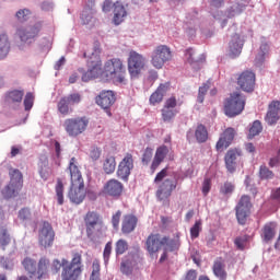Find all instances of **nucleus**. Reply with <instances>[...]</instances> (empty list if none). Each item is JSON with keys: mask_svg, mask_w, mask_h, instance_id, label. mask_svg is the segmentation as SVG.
<instances>
[{"mask_svg": "<svg viewBox=\"0 0 280 280\" xmlns=\"http://www.w3.org/2000/svg\"><path fill=\"white\" fill-rule=\"evenodd\" d=\"M280 120V101L273 100L268 104V110L265 116V121L269 126L276 125Z\"/></svg>", "mask_w": 280, "mask_h": 280, "instance_id": "nucleus-20", "label": "nucleus"}, {"mask_svg": "<svg viewBox=\"0 0 280 280\" xmlns=\"http://www.w3.org/2000/svg\"><path fill=\"white\" fill-rule=\"evenodd\" d=\"M58 112L63 116H68L72 113V109L70 108V104L68 103L65 96L61 97V100L58 103Z\"/></svg>", "mask_w": 280, "mask_h": 280, "instance_id": "nucleus-43", "label": "nucleus"}, {"mask_svg": "<svg viewBox=\"0 0 280 280\" xmlns=\"http://www.w3.org/2000/svg\"><path fill=\"white\" fill-rule=\"evenodd\" d=\"M163 246H166V252L170 250V252H174V250H177L180 246V243L178 241V238H168V236H164L163 237Z\"/></svg>", "mask_w": 280, "mask_h": 280, "instance_id": "nucleus-40", "label": "nucleus"}, {"mask_svg": "<svg viewBox=\"0 0 280 280\" xmlns=\"http://www.w3.org/2000/svg\"><path fill=\"white\" fill-rule=\"evenodd\" d=\"M259 178L262 180H269L275 178V173L266 165L259 166Z\"/></svg>", "mask_w": 280, "mask_h": 280, "instance_id": "nucleus-44", "label": "nucleus"}, {"mask_svg": "<svg viewBox=\"0 0 280 280\" xmlns=\"http://www.w3.org/2000/svg\"><path fill=\"white\" fill-rule=\"evenodd\" d=\"M147 66V59L142 54L136 50H129V57L127 58V70L131 78H138Z\"/></svg>", "mask_w": 280, "mask_h": 280, "instance_id": "nucleus-9", "label": "nucleus"}, {"mask_svg": "<svg viewBox=\"0 0 280 280\" xmlns=\"http://www.w3.org/2000/svg\"><path fill=\"white\" fill-rule=\"evenodd\" d=\"M242 155L241 150L238 149H229L224 155V164L226 172L234 174L237 168V158Z\"/></svg>", "mask_w": 280, "mask_h": 280, "instance_id": "nucleus-21", "label": "nucleus"}, {"mask_svg": "<svg viewBox=\"0 0 280 280\" xmlns=\"http://www.w3.org/2000/svg\"><path fill=\"white\" fill-rule=\"evenodd\" d=\"M4 220V210H2L0 206V246L7 247L11 243V236L9 234V230L5 225H2V221Z\"/></svg>", "mask_w": 280, "mask_h": 280, "instance_id": "nucleus-27", "label": "nucleus"}, {"mask_svg": "<svg viewBox=\"0 0 280 280\" xmlns=\"http://www.w3.org/2000/svg\"><path fill=\"white\" fill-rule=\"evenodd\" d=\"M235 190V185L232 182H224L222 186H220V194L223 196L232 195Z\"/></svg>", "mask_w": 280, "mask_h": 280, "instance_id": "nucleus-46", "label": "nucleus"}, {"mask_svg": "<svg viewBox=\"0 0 280 280\" xmlns=\"http://www.w3.org/2000/svg\"><path fill=\"white\" fill-rule=\"evenodd\" d=\"M55 231L52 229L51 223L48 221H44L39 232H38V243L45 249L52 247L55 242Z\"/></svg>", "mask_w": 280, "mask_h": 280, "instance_id": "nucleus-14", "label": "nucleus"}, {"mask_svg": "<svg viewBox=\"0 0 280 280\" xmlns=\"http://www.w3.org/2000/svg\"><path fill=\"white\" fill-rule=\"evenodd\" d=\"M238 88L246 93H253L256 86V73L252 70L242 71L236 79Z\"/></svg>", "mask_w": 280, "mask_h": 280, "instance_id": "nucleus-13", "label": "nucleus"}, {"mask_svg": "<svg viewBox=\"0 0 280 280\" xmlns=\"http://www.w3.org/2000/svg\"><path fill=\"white\" fill-rule=\"evenodd\" d=\"M112 250H113V243L109 241L104 249V260L105 264L107 265L112 255Z\"/></svg>", "mask_w": 280, "mask_h": 280, "instance_id": "nucleus-60", "label": "nucleus"}, {"mask_svg": "<svg viewBox=\"0 0 280 280\" xmlns=\"http://www.w3.org/2000/svg\"><path fill=\"white\" fill-rule=\"evenodd\" d=\"M172 60V50L167 45H158L151 54V65L160 70L164 65Z\"/></svg>", "mask_w": 280, "mask_h": 280, "instance_id": "nucleus-10", "label": "nucleus"}, {"mask_svg": "<svg viewBox=\"0 0 280 280\" xmlns=\"http://www.w3.org/2000/svg\"><path fill=\"white\" fill-rule=\"evenodd\" d=\"M195 55L196 52L192 48L186 49V61H188L190 65L200 62V59L196 58Z\"/></svg>", "mask_w": 280, "mask_h": 280, "instance_id": "nucleus-53", "label": "nucleus"}, {"mask_svg": "<svg viewBox=\"0 0 280 280\" xmlns=\"http://www.w3.org/2000/svg\"><path fill=\"white\" fill-rule=\"evenodd\" d=\"M126 16H127V11L124 4L120 1H116L114 3V19H113L114 24L117 26L120 25L125 21Z\"/></svg>", "mask_w": 280, "mask_h": 280, "instance_id": "nucleus-29", "label": "nucleus"}, {"mask_svg": "<svg viewBox=\"0 0 280 280\" xmlns=\"http://www.w3.org/2000/svg\"><path fill=\"white\" fill-rule=\"evenodd\" d=\"M244 45L245 38L237 33L233 34L229 42V56L231 58L238 57L243 51Z\"/></svg>", "mask_w": 280, "mask_h": 280, "instance_id": "nucleus-19", "label": "nucleus"}, {"mask_svg": "<svg viewBox=\"0 0 280 280\" xmlns=\"http://www.w3.org/2000/svg\"><path fill=\"white\" fill-rule=\"evenodd\" d=\"M32 217L30 208H22L19 212V219L21 221H28Z\"/></svg>", "mask_w": 280, "mask_h": 280, "instance_id": "nucleus-58", "label": "nucleus"}, {"mask_svg": "<svg viewBox=\"0 0 280 280\" xmlns=\"http://www.w3.org/2000/svg\"><path fill=\"white\" fill-rule=\"evenodd\" d=\"M114 7V3L112 0H105L104 4H103V11L104 12H110L112 8Z\"/></svg>", "mask_w": 280, "mask_h": 280, "instance_id": "nucleus-63", "label": "nucleus"}, {"mask_svg": "<svg viewBox=\"0 0 280 280\" xmlns=\"http://www.w3.org/2000/svg\"><path fill=\"white\" fill-rule=\"evenodd\" d=\"M10 184L12 187H16L18 189L23 188V175L19 168L10 170Z\"/></svg>", "mask_w": 280, "mask_h": 280, "instance_id": "nucleus-31", "label": "nucleus"}, {"mask_svg": "<svg viewBox=\"0 0 280 280\" xmlns=\"http://www.w3.org/2000/svg\"><path fill=\"white\" fill-rule=\"evenodd\" d=\"M128 243L124 238H119L116 243V255L120 256L124 255L128 250Z\"/></svg>", "mask_w": 280, "mask_h": 280, "instance_id": "nucleus-45", "label": "nucleus"}, {"mask_svg": "<svg viewBox=\"0 0 280 280\" xmlns=\"http://www.w3.org/2000/svg\"><path fill=\"white\" fill-rule=\"evenodd\" d=\"M164 243L165 241H163L161 234H149L145 243L147 252H149V255L153 256L161 250Z\"/></svg>", "mask_w": 280, "mask_h": 280, "instance_id": "nucleus-22", "label": "nucleus"}, {"mask_svg": "<svg viewBox=\"0 0 280 280\" xmlns=\"http://www.w3.org/2000/svg\"><path fill=\"white\" fill-rule=\"evenodd\" d=\"M22 265L31 278L36 277L37 280H46L49 278L50 260L47 257H42L38 260V264L36 260L26 257L22 261Z\"/></svg>", "mask_w": 280, "mask_h": 280, "instance_id": "nucleus-6", "label": "nucleus"}, {"mask_svg": "<svg viewBox=\"0 0 280 280\" xmlns=\"http://www.w3.org/2000/svg\"><path fill=\"white\" fill-rule=\"evenodd\" d=\"M39 32V24L21 26L16 30V36L20 38L22 44L32 45L38 37Z\"/></svg>", "mask_w": 280, "mask_h": 280, "instance_id": "nucleus-12", "label": "nucleus"}, {"mask_svg": "<svg viewBox=\"0 0 280 280\" xmlns=\"http://www.w3.org/2000/svg\"><path fill=\"white\" fill-rule=\"evenodd\" d=\"M94 13L93 11L91 10H88V9H83L82 11V14H81V22L83 25H89L92 20L94 19Z\"/></svg>", "mask_w": 280, "mask_h": 280, "instance_id": "nucleus-50", "label": "nucleus"}, {"mask_svg": "<svg viewBox=\"0 0 280 280\" xmlns=\"http://www.w3.org/2000/svg\"><path fill=\"white\" fill-rule=\"evenodd\" d=\"M202 221H195L194 225L190 228V238L195 240L199 237L200 232L202 231Z\"/></svg>", "mask_w": 280, "mask_h": 280, "instance_id": "nucleus-48", "label": "nucleus"}, {"mask_svg": "<svg viewBox=\"0 0 280 280\" xmlns=\"http://www.w3.org/2000/svg\"><path fill=\"white\" fill-rule=\"evenodd\" d=\"M101 52V44L100 42H95L94 52L88 59L89 71L82 75L83 82H89L92 79L101 77L114 83H125L127 71L122 60L119 58L109 59L105 62L104 69H102Z\"/></svg>", "mask_w": 280, "mask_h": 280, "instance_id": "nucleus-1", "label": "nucleus"}, {"mask_svg": "<svg viewBox=\"0 0 280 280\" xmlns=\"http://www.w3.org/2000/svg\"><path fill=\"white\" fill-rule=\"evenodd\" d=\"M245 244L246 241L245 238H242L241 236H238L237 238H235L234 241V245L238 250H244L245 249Z\"/></svg>", "mask_w": 280, "mask_h": 280, "instance_id": "nucleus-62", "label": "nucleus"}, {"mask_svg": "<svg viewBox=\"0 0 280 280\" xmlns=\"http://www.w3.org/2000/svg\"><path fill=\"white\" fill-rule=\"evenodd\" d=\"M184 280H197V272L196 270H190L186 273V278Z\"/></svg>", "mask_w": 280, "mask_h": 280, "instance_id": "nucleus-64", "label": "nucleus"}, {"mask_svg": "<svg viewBox=\"0 0 280 280\" xmlns=\"http://www.w3.org/2000/svg\"><path fill=\"white\" fill-rule=\"evenodd\" d=\"M262 131V124L260 120H254L249 130H248V138L253 139L254 137L258 136Z\"/></svg>", "mask_w": 280, "mask_h": 280, "instance_id": "nucleus-42", "label": "nucleus"}, {"mask_svg": "<svg viewBox=\"0 0 280 280\" xmlns=\"http://www.w3.org/2000/svg\"><path fill=\"white\" fill-rule=\"evenodd\" d=\"M34 105V94L32 92H27L24 98L25 110L30 112Z\"/></svg>", "mask_w": 280, "mask_h": 280, "instance_id": "nucleus-54", "label": "nucleus"}, {"mask_svg": "<svg viewBox=\"0 0 280 280\" xmlns=\"http://www.w3.org/2000/svg\"><path fill=\"white\" fill-rule=\"evenodd\" d=\"M62 269V280H79L82 275V255L77 253L73 255L71 262L63 258L61 261L55 259L52 261V271L58 273Z\"/></svg>", "mask_w": 280, "mask_h": 280, "instance_id": "nucleus-3", "label": "nucleus"}, {"mask_svg": "<svg viewBox=\"0 0 280 280\" xmlns=\"http://www.w3.org/2000/svg\"><path fill=\"white\" fill-rule=\"evenodd\" d=\"M65 184L60 177L57 178V185H56V196L58 200V205L62 206L65 202Z\"/></svg>", "mask_w": 280, "mask_h": 280, "instance_id": "nucleus-38", "label": "nucleus"}, {"mask_svg": "<svg viewBox=\"0 0 280 280\" xmlns=\"http://www.w3.org/2000/svg\"><path fill=\"white\" fill-rule=\"evenodd\" d=\"M90 280H101V266L98 261H94L93 264V272Z\"/></svg>", "mask_w": 280, "mask_h": 280, "instance_id": "nucleus-56", "label": "nucleus"}, {"mask_svg": "<svg viewBox=\"0 0 280 280\" xmlns=\"http://www.w3.org/2000/svg\"><path fill=\"white\" fill-rule=\"evenodd\" d=\"M24 91L23 90H13L7 93L5 103L9 105H18L23 101Z\"/></svg>", "mask_w": 280, "mask_h": 280, "instance_id": "nucleus-30", "label": "nucleus"}, {"mask_svg": "<svg viewBox=\"0 0 280 280\" xmlns=\"http://www.w3.org/2000/svg\"><path fill=\"white\" fill-rule=\"evenodd\" d=\"M21 189L22 188H16V186H11V184H9L8 186H5V188H3L2 196L4 199L15 198Z\"/></svg>", "mask_w": 280, "mask_h": 280, "instance_id": "nucleus-39", "label": "nucleus"}, {"mask_svg": "<svg viewBox=\"0 0 280 280\" xmlns=\"http://www.w3.org/2000/svg\"><path fill=\"white\" fill-rule=\"evenodd\" d=\"M235 135L236 131L233 127L225 128L215 143V150L218 152H223L226 150L232 144Z\"/></svg>", "mask_w": 280, "mask_h": 280, "instance_id": "nucleus-18", "label": "nucleus"}, {"mask_svg": "<svg viewBox=\"0 0 280 280\" xmlns=\"http://www.w3.org/2000/svg\"><path fill=\"white\" fill-rule=\"evenodd\" d=\"M210 190H211V179L206 178V179H203V182H202L201 192H202L203 196H208V194L210 192Z\"/></svg>", "mask_w": 280, "mask_h": 280, "instance_id": "nucleus-61", "label": "nucleus"}, {"mask_svg": "<svg viewBox=\"0 0 280 280\" xmlns=\"http://www.w3.org/2000/svg\"><path fill=\"white\" fill-rule=\"evenodd\" d=\"M170 82L161 83L149 97V103L153 106L161 104L166 93L170 91Z\"/></svg>", "mask_w": 280, "mask_h": 280, "instance_id": "nucleus-24", "label": "nucleus"}, {"mask_svg": "<svg viewBox=\"0 0 280 280\" xmlns=\"http://www.w3.org/2000/svg\"><path fill=\"white\" fill-rule=\"evenodd\" d=\"M276 235V223H266L262 228V238L265 242H270Z\"/></svg>", "mask_w": 280, "mask_h": 280, "instance_id": "nucleus-35", "label": "nucleus"}, {"mask_svg": "<svg viewBox=\"0 0 280 280\" xmlns=\"http://www.w3.org/2000/svg\"><path fill=\"white\" fill-rule=\"evenodd\" d=\"M269 45L267 43H264L260 45L259 50L260 52L255 58V63L257 66H261L265 61V56L269 52Z\"/></svg>", "mask_w": 280, "mask_h": 280, "instance_id": "nucleus-41", "label": "nucleus"}, {"mask_svg": "<svg viewBox=\"0 0 280 280\" xmlns=\"http://www.w3.org/2000/svg\"><path fill=\"white\" fill-rule=\"evenodd\" d=\"M153 158V148L147 147L142 153V165L148 166Z\"/></svg>", "mask_w": 280, "mask_h": 280, "instance_id": "nucleus-51", "label": "nucleus"}, {"mask_svg": "<svg viewBox=\"0 0 280 280\" xmlns=\"http://www.w3.org/2000/svg\"><path fill=\"white\" fill-rule=\"evenodd\" d=\"M168 175V167L162 168L158 175H155V179H153V183L158 186V190L155 192V196L158 197V200L160 201H166L171 198L174 190H176L178 182L175 179H164Z\"/></svg>", "mask_w": 280, "mask_h": 280, "instance_id": "nucleus-5", "label": "nucleus"}, {"mask_svg": "<svg viewBox=\"0 0 280 280\" xmlns=\"http://www.w3.org/2000/svg\"><path fill=\"white\" fill-rule=\"evenodd\" d=\"M70 106L79 105L82 102V95L80 93H71L67 96H63Z\"/></svg>", "mask_w": 280, "mask_h": 280, "instance_id": "nucleus-49", "label": "nucleus"}, {"mask_svg": "<svg viewBox=\"0 0 280 280\" xmlns=\"http://www.w3.org/2000/svg\"><path fill=\"white\" fill-rule=\"evenodd\" d=\"M116 158L114 155H107L103 161V170L107 175L114 174L116 171Z\"/></svg>", "mask_w": 280, "mask_h": 280, "instance_id": "nucleus-34", "label": "nucleus"}, {"mask_svg": "<svg viewBox=\"0 0 280 280\" xmlns=\"http://www.w3.org/2000/svg\"><path fill=\"white\" fill-rule=\"evenodd\" d=\"M246 10L245 4L234 3L228 9V18L232 19L242 14Z\"/></svg>", "mask_w": 280, "mask_h": 280, "instance_id": "nucleus-37", "label": "nucleus"}, {"mask_svg": "<svg viewBox=\"0 0 280 280\" xmlns=\"http://www.w3.org/2000/svg\"><path fill=\"white\" fill-rule=\"evenodd\" d=\"M31 14H32L31 10L21 9L16 12L15 18H16L18 22L24 23V22L28 21V19L31 18Z\"/></svg>", "mask_w": 280, "mask_h": 280, "instance_id": "nucleus-47", "label": "nucleus"}, {"mask_svg": "<svg viewBox=\"0 0 280 280\" xmlns=\"http://www.w3.org/2000/svg\"><path fill=\"white\" fill-rule=\"evenodd\" d=\"M208 90H209V85L207 83H203L201 86H199V89H198V96H197V102L199 104L203 103L205 96H206Z\"/></svg>", "mask_w": 280, "mask_h": 280, "instance_id": "nucleus-52", "label": "nucleus"}, {"mask_svg": "<svg viewBox=\"0 0 280 280\" xmlns=\"http://www.w3.org/2000/svg\"><path fill=\"white\" fill-rule=\"evenodd\" d=\"M121 215H122L121 210H117L116 213L113 214L112 217V223L115 230L119 229Z\"/></svg>", "mask_w": 280, "mask_h": 280, "instance_id": "nucleus-59", "label": "nucleus"}, {"mask_svg": "<svg viewBox=\"0 0 280 280\" xmlns=\"http://www.w3.org/2000/svg\"><path fill=\"white\" fill-rule=\"evenodd\" d=\"M212 272L219 280H228V272L225 270V261L223 258H218L213 261Z\"/></svg>", "mask_w": 280, "mask_h": 280, "instance_id": "nucleus-28", "label": "nucleus"}, {"mask_svg": "<svg viewBox=\"0 0 280 280\" xmlns=\"http://www.w3.org/2000/svg\"><path fill=\"white\" fill-rule=\"evenodd\" d=\"M90 125L88 116H77L67 118L63 122V128L70 138H78L83 135Z\"/></svg>", "mask_w": 280, "mask_h": 280, "instance_id": "nucleus-7", "label": "nucleus"}, {"mask_svg": "<svg viewBox=\"0 0 280 280\" xmlns=\"http://www.w3.org/2000/svg\"><path fill=\"white\" fill-rule=\"evenodd\" d=\"M10 51V43L7 34L0 35V60L4 59Z\"/></svg>", "mask_w": 280, "mask_h": 280, "instance_id": "nucleus-36", "label": "nucleus"}, {"mask_svg": "<svg viewBox=\"0 0 280 280\" xmlns=\"http://www.w3.org/2000/svg\"><path fill=\"white\" fill-rule=\"evenodd\" d=\"M68 170L71 178L68 197L72 203L81 205L86 198V190L79 163L74 156L71 158Z\"/></svg>", "mask_w": 280, "mask_h": 280, "instance_id": "nucleus-2", "label": "nucleus"}, {"mask_svg": "<svg viewBox=\"0 0 280 280\" xmlns=\"http://www.w3.org/2000/svg\"><path fill=\"white\" fill-rule=\"evenodd\" d=\"M168 153L170 149L167 148V145L162 144L158 147V150H155V156H153V162H151V173L154 174L158 167L164 162Z\"/></svg>", "mask_w": 280, "mask_h": 280, "instance_id": "nucleus-25", "label": "nucleus"}, {"mask_svg": "<svg viewBox=\"0 0 280 280\" xmlns=\"http://www.w3.org/2000/svg\"><path fill=\"white\" fill-rule=\"evenodd\" d=\"M178 101L175 95L166 98V102H164V106L162 107V120H164V122H172L174 120L178 114V110L176 109Z\"/></svg>", "mask_w": 280, "mask_h": 280, "instance_id": "nucleus-16", "label": "nucleus"}, {"mask_svg": "<svg viewBox=\"0 0 280 280\" xmlns=\"http://www.w3.org/2000/svg\"><path fill=\"white\" fill-rule=\"evenodd\" d=\"M195 139L198 143H205L209 139V132L205 125L198 124L195 129Z\"/></svg>", "mask_w": 280, "mask_h": 280, "instance_id": "nucleus-32", "label": "nucleus"}, {"mask_svg": "<svg viewBox=\"0 0 280 280\" xmlns=\"http://www.w3.org/2000/svg\"><path fill=\"white\" fill-rule=\"evenodd\" d=\"M253 203L248 195H242L235 206V217L240 225H245L250 215Z\"/></svg>", "mask_w": 280, "mask_h": 280, "instance_id": "nucleus-11", "label": "nucleus"}, {"mask_svg": "<svg viewBox=\"0 0 280 280\" xmlns=\"http://www.w3.org/2000/svg\"><path fill=\"white\" fill-rule=\"evenodd\" d=\"M135 167V159L132 153H125V158L118 163L117 176L124 182H128L129 176Z\"/></svg>", "mask_w": 280, "mask_h": 280, "instance_id": "nucleus-15", "label": "nucleus"}, {"mask_svg": "<svg viewBox=\"0 0 280 280\" xmlns=\"http://www.w3.org/2000/svg\"><path fill=\"white\" fill-rule=\"evenodd\" d=\"M116 102V95L112 90H104L96 96V104L106 110V114L112 117L110 107Z\"/></svg>", "mask_w": 280, "mask_h": 280, "instance_id": "nucleus-17", "label": "nucleus"}, {"mask_svg": "<svg viewBox=\"0 0 280 280\" xmlns=\"http://www.w3.org/2000/svg\"><path fill=\"white\" fill-rule=\"evenodd\" d=\"M0 267L4 268L5 270H12L14 267L13 260L0 257Z\"/></svg>", "mask_w": 280, "mask_h": 280, "instance_id": "nucleus-57", "label": "nucleus"}, {"mask_svg": "<svg viewBox=\"0 0 280 280\" xmlns=\"http://www.w3.org/2000/svg\"><path fill=\"white\" fill-rule=\"evenodd\" d=\"M132 271H133L132 264L129 260L120 264V272H122V275L129 276L132 273Z\"/></svg>", "mask_w": 280, "mask_h": 280, "instance_id": "nucleus-55", "label": "nucleus"}, {"mask_svg": "<svg viewBox=\"0 0 280 280\" xmlns=\"http://www.w3.org/2000/svg\"><path fill=\"white\" fill-rule=\"evenodd\" d=\"M124 191V184L118 179H108L103 188V192L113 198H119Z\"/></svg>", "mask_w": 280, "mask_h": 280, "instance_id": "nucleus-23", "label": "nucleus"}, {"mask_svg": "<svg viewBox=\"0 0 280 280\" xmlns=\"http://www.w3.org/2000/svg\"><path fill=\"white\" fill-rule=\"evenodd\" d=\"M245 105V96L240 92H233L224 101V114L230 118L236 117L243 113Z\"/></svg>", "mask_w": 280, "mask_h": 280, "instance_id": "nucleus-8", "label": "nucleus"}, {"mask_svg": "<svg viewBox=\"0 0 280 280\" xmlns=\"http://www.w3.org/2000/svg\"><path fill=\"white\" fill-rule=\"evenodd\" d=\"M138 224V219L135 214H125L122 217V234H130L135 231Z\"/></svg>", "mask_w": 280, "mask_h": 280, "instance_id": "nucleus-26", "label": "nucleus"}, {"mask_svg": "<svg viewBox=\"0 0 280 280\" xmlns=\"http://www.w3.org/2000/svg\"><path fill=\"white\" fill-rule=\"evenodd\" d=\"M86 235L92 242L101 240L107 230L104 219L100 212L90 210L84 217Z\"/></svg>", "mask_w": 280, "mask_h": 280, "instance_id": "nucleus-4", "label": "nucleus"}, {"mask_svg": "<svg viewBox=\"0 0 280 280\" xmlns=\"http://www.w3.org/2000/svg\"><path fill=\"white\" fill-rule=\"evenodd\" d=\"M39 175H40V178L44 179L45 182L48 180V178L50 176L49 161H48V158L46 155H43L40 158Z\"/></svg>", "mask_w": 280, "mask_h": 280, "instance_id": "nucleus-33", "label": "nucleus"}]
</instances>
